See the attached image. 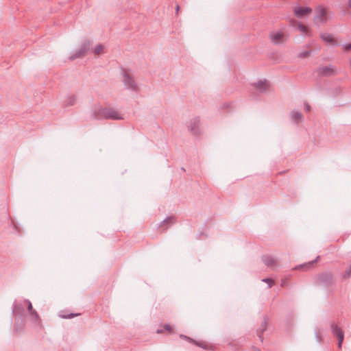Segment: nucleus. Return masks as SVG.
I'll use <instances>...</instances> for the list:
<instances>
[{
	"label": "nucleus",
	"instance_id": "nucleus-9",
	"mask_svg": "<svg viewBox=\"0 0 351 351\" xmlns=\"http://www.w3.org/2000/svg\"><path fill=\"white\" fill-rule=\"evenodd\" d=\"M180 337L182 339L188 340L189 342L193 343V344L196 345L197 346L202 348L204 350H213L214 349L213 346L209 345L208 343H207L205 341H197L191 339V337H189L184 335H181Z\"/></svg>",
	"mask_w": 351,
	"mask_h": 351
},
{
	"label": "nucleus",
	"instance_id": "nucleus-5",
	"mask_svg": "<svg viewBox=\"0 0 351 351\" xmlns=\"http://www.w3.org/2000/svg\"><path fill=\"white\" fill-rule=\"evenodd\" d=\"M199 125H200V119L199 117H195L192 119L189 125H188V129L194 135V136H199L200 132L199 129Z\"/></svg>",
	"mask_w": 351,
	"mask_h": 351
},
{
	"label": "nucleus",
	"instance_id": "nucleus-4",
	"mask_svg": "<svg viewBox=\"0 0 351 351\" xmlns=\"http://www.w3.org/2000/svg\"><path fill=\"white\" fill-rule=\"evenodd\" d=\"M317 73L319 76H332L337 74L335 66L330 64L326 66H320L317 69Z\"/></svg>",
	"mask_w": 351,
	"mask_h": 351
},
{
	"label": "nucleus",
	"instance_id": "nucleus-22",
	"mask_svg": "<svg viewBox=\"0 0 351 351\" xmlns=\"http://www.w3.org/2000/svg\"><path fill=\"white\" fill-rule=\"evenodd\" d=\"M176 222V219L174 217H167L166 219H165L162 223H161V226H166V225H171L173 223H174Z\"/></svg>",
	"mask_w": 351,
	"mask_h": 351
},
{
	"label": "nucleus",
	"instance_id": "nucleus-17",
	"mask_svg": "<svg viewBox=\"0 0 351 351\" xmlns=\"http://www.w3.org/2000/svg\"><path fill=\"white\" fill-rule=\"evenodd\" d=\"M262 260L265 265L267 267H271L276 265V259L270 256H263Z\"/></svg>",
	"mask_w": 351,
	"mask_h": 351
},
{
	"label": "nucleus",
	"instance_id": "nucleus-12",
	"mask_svg": "<svg viewBox=\"0 0 351 351\" xmlns=\"http://www.w3.org/2000/svg\"><path fill=\"white\" fill-rule=\"evenodd\" d=\"M312 12L311 8L308 7H297L294 8V14L297 17L301 18Z\"/></svg>",
	"mask_w": 351,
	"mask_h": 351
},
{
	"label": "nucleus",
	"instance_id": "nucleus-18",
	"mask_svg": "<svg viewBox=\"0 0 351 351\" xmlns=\"http://www.w3.org/2000/svg\"><path fill=\"white\" fill-rule=\"evenodd\" d=\"M76 101V97L73 95L68 96L64 101L65 106H73Z\"/></svg>",
	"mask_w": 351,
	"mask_h": 351
},
{
	"label": "nucleus",
	"instance_id": "nucleus-28",
	"mask_svg": "<svg viewBox=\"0 0 351 351\" xmlns=\"http://www.w3.org/2000/svg\"><path fill=\"white\" fill-rule=\"evenodd\" d=\"M311 52L310 51H302L301 52L300 54H299V57L301 58H306L308 57L309 55H310Z\"/></svg>",
	"mask_w": 351,
	"mask_h": 351
},
{
	"label": "nucleus",
	"instance_id": "nucleus-2",
	"mask_svg": "<svg viewBox=\"0 0 351 351\" xmlns=\"http://www.w3.org/2000/svg\"><path fill=\"white\" fill-rule=\"evenodd\" d=\"M123 82L127 88L134 91L138 90V86L134 77L125 69H123Z\"/></svg>",
	"mask_w": 351,
	"mask_h": 351
},
{
	"label": "nucleus",
	"instance_id": "nucleus-24",
	"mask_svg": "<svg viewBox=\"0 0 351 351\" xmlns=\"http://www.w3.org/2000/svg\"><path fill=\"white\" fill-rule=\"evenodd\" d=\"M351 276V264L347 267L342 277L343 279L349 278Z\"/></svg>",
	"mask_w": 351,
	"mask_h": 351
},
{
	"label": "nucleus",
	"instance_id": "nucleus-31",
	"mask_svg": "<svg viewBox=\"0 0 351 351\" xmlns=\"http://www.w3.org/2000/svg\"><path fill=\"white\" fill-rule=\"evenodd\" d=\"M304 110L307 112L311 110V106L307 102L304 103Z\"/></svg>",
	"mask_w": 351,
	"mask_h": 351
},
{
	"label": "nucleus",
	"instance_id": "nucleus-1",
	"mask_svg": "<svg viewBox=\"0 0 351 351\" xmlns=\"http://www.w3.org/2000/svg\"><path fill=\"white\" fill-rule=\"evenodd\" d=\"M92 117L95 119L123 120V114L114 108L95 106L92 112Z\"/></svg>",
	"mask_w": 351,
	"mask_h": 351
},
{
	"label": "nucleus",
	"instance_id": "nucleus-26",
	"mask_svg": "<svg viewBox=\"0 0 351 351\" xmlns=\"http://www.w3.org/2000/svg\"><path fill=\"white\" fill-rule=\"evenodd\" d=\"M23 302H24L25 304H27V310H28V311H29V313H31L32 311H35L34 309H33L32 304V303H31V302H30L29 300H25L23 301Z\"/></svg>",
	"mask_w": 351,
	"mask_h": 351
},
{
	"label": "nucleus",
	"instance_id": "nucleus-3",
	"mask_svg": "<svg viewBox=\"0 0 351 351\" xmlns=\"http://www.w3.org/2000/svg\"><path fill=\"white\" fill-rule=\"evenodd\" d=\"M333 280V275L331 272H323L317 275L316 283L317 285H323L329 287L332 285Z\"/></svg>",
	"mask_w": 351,
	"mask_h": 351
},
{
	"label": "nucleus",
	"instance_id": "nucleus-23",
	"mask_svg": "<svg viewBox=\"0 0 351 351\" xmlns=\"http://www.w3.org/2000/svg\"><path fill=\"white\" fill-rule=\"evenodd\" d=\"M164 330L167 331L168 332L171 333L172 332L171 326L169 324H165L163 326V329H158L156 330V332L158 334H161L164 332Z\"/></svg>",
	"mask_w": 351,
	"mask_h": 351
},
{
	"label": "nucleus",
	"instance_id": "nucleus-34",
	"mask_svg": "<svg viewBox=\"0 0 351 351\" xmlns=\"http://www.w3.org/2000/svg\"><path fill=\"white\" fill-rule=\"evenodd\" d=\"M179 9H180V6H179V5H177V7H176V12H177V14H178V12H179Z\"/></svg>",
	"mask_w": 351,
	"mask_h": 351
},
{
	"label": "nucleus",
	"instance_id": "nucleus-13",
	"mask_svg": "<svg viewBox=\"0 0 351 351\" xmlns=\"http://www.w3.org/2000/svg\"><path fill=\"white\" fill-rule=\"evenodd\" d=\"M268 324V318L267 316H265L263 320L261 323V328L257 330V335L260 338L261 341H263V334L264 331L266 330Z\"/></svg>",
	"mask_w": 351,
	"mask_h": 351
},
{
	"label": "nucleus",
	"instance_id": "nucleus-20",
	"mask_svg": "<svg viewBox=\"0 0 351 351\" xmlns=\"http://www.w3.org/2000/svg\"><path fill=\"white\" fill-rule=\"evenodd\" d=\"M291 117L297 123H298L300 121H302L303 116L302 113L300 112L293 111L291 112Z\"/></svg>",
	"mask_w": 351,
	"mask_h": 351
},
{
	"label": "nucleus",
	"instance_id": "nucleus-27",
	"mask_svg": "<svg viewBox=\"0 0 351 351\" xmlns=\"http://www.w3.org/2000/svg\"><path fill=\"white\" fill-rule=\"evenodd\" d=\"M298 29L300 32H302V33H305V34H307L308 32V28L306 25H303V24H301L300 23L298 25Z\"/></svg>",
	"mask_w": 351,
	"mask_h": 351
},
{
	"label": "nucleus",
	"instance_id": "nucleus-30",
	"mask_svg": "<svg viewBox=\"0 0 351 351\" xmlns=\"http://www.w3.org/2000/svg\"><path fill=\"white\" fill-rule=\"evenodd\" d=\"M263 281L268 282L269 283V287H271L274 285V281L271 279H270V278L263 279Z\"/></svg>",
	"mask_w": 351,
	"mask_h": 351
},
{
	"label": "nucleus",
	"instance_id": "nucleus-29",
	"mask_svg": "<svg viewBox=\"0 0 351 351\" xmlns=\"http://www.w3.org/2000/svg\"><path fill=\"white\" fill-rule=\"evenodd\" d=\"M80 314H78V313H76V314L70 313V314H68V315H62V317L65 318V319H71V318H73L74 317L78 316Z\"/></svg>",
	"mask_w": 351,
	"mask_h": 351
},
{
	"label": "nucleus",
	"instance_id": "nucleus-11",
	"mask_svg": "<svg viewBox=\"0 0 351 351\" xmlns=\"http://www.w3.org/2000/svg\"><path fill=\"white\" fill-rule=\"evenodd\" d=\"M255 88L261 93H265L268 90L269 83L267 80H260L257 83L253 84Z\"/></svg>",
	"mask_w": 351,
	"mask_h": 351
},
{
	"label": "nucleus",
	"instance_id": "nucleus-19",
	"mask_svg": "<svg viewBox=\"0 0 351 351\" xmlns=\"http://www.w3.org/2000/svg\"><path fill=\"white\" fill-rule=\"evenodd\" d=\"M29 315L31 316V318H32V320L38 324H40V322H41V319L40 318V316L38 314L37 311L35 310L34 311H32L31 313H29Z\"/></svg>",
	"mask_w": 351,
	"mask_h": 351
},
{
	"label": "nucleus",
	"instance_id": "nucleus-10",
	"mask_svg": "<svg viewBox=\"0 0 351 351\" xmlns=\"http://www.w3.org/2000/svg\"><path fill=\"white\" fill-rule=\"evenodd\" d=\"M270 39L274 44H278L283 43L286 40V38L284 33L278 32L276 33H271L270 34Z\"/></svg>",
	"mask_w": 351,
	"mask_h": 351
},
{
	"label": "nucleus",
	"instance_id": "nucleus-14",
	"mask_svg": "<svg viewBox=\"0 0 351 351\" xmlns=\"http://www.w3.org/2000/svg\"><path fill=\"white\" fill-rule=\"evenodd\" d=\"M25 309L22 304L20 303H14L12 307L13 314L15 315H23L24 313Z\"/></svg>",
	"mask_w": 351,
	"mask_h": 351
},
{
	"label": "nucleus",
	"instance_id": "nucleus-8",
	"mask_svg": "<svg viewBox=\"0 0 351 351\" xmlns=\"http://www.w3.org/2000/svg\"><path fill=\"white\" fill-rule=\"evenodd\" d=\"M89 47H90L89 41H85L83 43V45H82V47H80V49L75 53L73 54L70 57V59L73 60L77 58H82V57L86 55L87 51L88 50Z\"/></svg>",
	"mask_w": 351,
	"mask_h": 351
},
{
	"label": "nucleus",
	"instance_id": "nucleus-15",
	"mask_svg": "<svg viewBox=\"0 0 351 351\" xmlns=\"http://www.w3.org/2000/svg\"><path fill=\"white\" fill-rule=\"evenodd\" d=\"M322 39L328 43H331L333 45H337V43L334 38L332 34H328V33H324L321 34Z\"/></svg>",
	"mask_w": 351,
	"mask_h": 351
},
{
	"label": "nucleus",
	"instance_id": "nucleus-25",
	"mask_svg": "<svg viewBox=\"0 0 351 351\" xmlns=\"http://www.w3.org/2000/svg\"><path fill=\"white\" fill-rule=\"evenodd\" d=\"M103 49L104 47L101 45H98L93 49V53L96 55H98L103 51Z\"/></svg>",
	"mask_w": 351,
	"mask_h": 351
},
{
	"label": "nucleus",
	"instance_id": "nucleus-7",
	"mask_svg": "<svg viewBox=\"0 0 351 351\" xmlns=\"http://www.w3.org/2000/svg\"><path fill=\"white\" fill-rule=\"evenodd\" d=\"M330 328L332 335L335 336L338 339V347L341 348L344 339V335L342 330L338 326L337 324L335 323H332L330 324Z\"/></svg>",
	"mask_w": 351,
	"mask_h": 351
},
{
	"label": "nucleus",
	"instance_id": "nucleus-16",
	"mask_svg": "<svg viewBox=\"0 0 351 351\" xmlns=\"http://www.w3.org/2000/svg\"><path fill=\"white\" fill-rule=\"evenodd\" d=\"M319 258V256H318L314 261H310L308 263L300 265L294 268V269H301L303 270H308L317 261V260Z\"/></svg>",
	"mask_w": 351,
	"mask_h": 351
},
{
	"label": "nucleus",
	"instance_id": "nucleus-36",
	"mask_svg": "<svg viewBox=\"0 0 351 351\" xmlns=\"http://www.w3.org/2000/svg\"><path fill=\"white\" fill-rule=\"evenodd\" d=\"M285 282L283 281L282 283L281 284V286H283Z\"/></svg>",
	"mask_w": 351,
	"mask_h": 351
},
{
	"label": "nucleus",
	"instance_id": "nucleus-33",
	"mask_svg": "<svg viewBox=\"0 0 351 351\" xmlns=\"http://www.w3.org/2000/svg\"><path fill=\"white\" fill-rule=\"evenodd\" d=\"M252 351H261L259 348L253 347Z\"/></svg>",
	"mask_w": 351,
	"mask_h": 351
},
{
	"label": "nucleus",
	"instance_id": "nucleus-35",
	"mask_svg": "<svg viewBox=\"0 0 351 351\" xmlns=\"http://www.w3.org/2000/svg\"><path fill=\"white\" fill-rule=\"evenodd\" d=\"M348 5L351 8V0L348 1Z\"/></svg>",
	"mask_w": 351,
	"mask_h": 351
},
{
	"label": "nucleus",
	"instance_id": "nucleus-21",
	"mask_svg": "<svg viewBox=\"0 0 351 351\" xmlns=\"http://www.w3.org/2000/svg\"><path fill=\"white\" fill-rule=\"evenodd\" d=\"M240 346L238 343L235 341L229 342L228 344V351H237L239 350Z\"/></svg>",
	"mask_w": 351,
	"mask_h": 351
},
{
	"label": "nucleus",
	"instance_id": "nucleus-6",
	"mask_svg": "<svg viewBox=\"0 0 351 351\" xmlns=\"http://www.w3.org/2000/svg\"><path fill=\"white\" fill-rule=\"evenodd\" d=\"M326 10L322 6L318 7L315 10L314 22L315 23H325L327 21Z\"/></svg>",
	"mask_w": 351,
	"mask_h": 351
},
{
	"label": "nucleus",
	"instance_id": "nucleus-32",
	"mask_svg": "<svg viewBox=\"0 0 351 351\" xmlns=\"http://www.w3.org/2000/svg\"><path fill=\"white\" fill-rule=\"evenodd\" d=\"M343 49L345 51H348L351 49V43L343 45Z\"/></svg>",
	"mask_w": 351,
	"mask_h": 351
}]
</instances>
